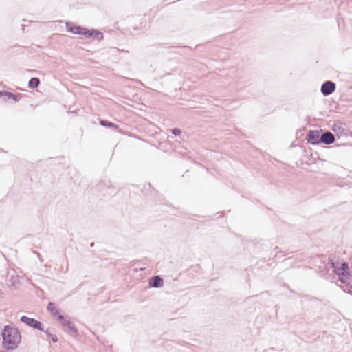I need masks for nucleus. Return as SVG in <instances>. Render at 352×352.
I'll use <instances>...</instances> for the list:
<instances>
[{
	"label": "nucleus",
	"instance_id": "f257e3e1",
	"mask_svg": "<svg viewBox=\"0 0 352 352\" xmlns=\"http://www.w3.org/2000/svg\"><path fill=\"white\" fill-rule=\"evenodd\" d=\"M3 345L6 350L12 351L18 347L21 336L19 329L11 325H6L1 332Z\"/></svg>",
	"mask_w": 352,
	"mask_h": 352
},
{
	"label": "nucleus",
	"instance_id": "f03ea898",
	"mask_svg": "<svg viewBox=\"0 0 352 352\" xmlns=\"http://www.w3.org/2000/svg\"><path fill=\"white\" fill-rule=\"evenodd\" d=\"M21 322L25 324L28 327H30L33 329L44 331V326L43 324L38 320H36L33 318H30L27 316H23L20 318Z\"/></svg>",
	"mask_w": 352,
	"mask_h": 352
},
{
	"label": "nucleus",
	"instance_id": "7ed1b4c3",
	"mask_svg": "<svg viewBox=\"0 0 352 352\" xmlns=\"http://www.w3.org/2000/svg\"><path fill=\"white\" fill-rule=\"evenodd\" d=\"M331 129L336 133L338 137L347 136L349 133V131L346 128V124L340 121L335 122Z\"/></svg>",
	"mask_w": 352,
	"mask_h": 352
},
{
	"label": "nucleus",
	"instance_id": "20e7f679",
	"mask_svg": "<svg viewBox=\"0 0 352 352\" xmlns=\"http://www.w3.org/2000/svg\"><path fill=\"white\" fill-rule=\"evenodd\" d=\"M321 133L322 129L309 131L306 135L307 142L313 145L320 144Z\"/></svg>",
	"mask_w": 352,
	"mask_h": 352
},
{
	"label": "nucleus",
	"instance_id": "39448f33",
	"mask_svg": "<svg viewBox=\"0 0 352 352\" xmlns=\"http://www.w3.org/2000/svg\"><path fill=\"white\" fill-rule=\"evenodd\" d=\"M336 85L331 80H327L321 85L320 91L324 96H327L333 93L336 90Z\"/></svg>",
	"mask_w": 352,
	"mask_h": 352
},
{
	"label": "nucleus",
	"instance_id": "423d86ee",
	"mask_svg": "<svg viewBox=\"0 0 352 352\" xmlns=\"http://www.w3.org/2000/svg\"><path fill=\"white\" fill-rule=\"evenodd\" d=\"M320 138V144L326 145L331 144L336 140L334 135L329 131L322 130Z\"/></svg>",
	"mask_w": 352,
	"mask_h": 352
},
{
	"label": "nucleus",
	"instance_id": "0eeeda50",
	"mask_svg": "<svg viewBox=\"0 0 352 352\" xmlns=\"http://www.w3.org/2000/svg\"><path fill=\"white\" fill-rule=\"evenodd\" d=\"M338 276H351L349 272V263L346 262H342L340 266H338L334 272Z\"/></svg>",
	"mask_w": 352,
	"mask_h": 352
},
{
	"label": "nucleus",
	"instance_id": "6e6552de",
	"mask_svg": "<svg viewBox=\"0 0 352 352\" xmlns=\"http://www.w3.org/2000/svg\"><path fill=\"white\" fill-rule=\"evenodd\" d=\"M164 285V280L160 276H154L149 279V286L151 287L160 288Z\"/></svg>",
	"mask_w": 352,
	"mask_h": 352
},
{
	"label": "nucleus",
	"instance_id": "1a4fd4ad",
	"mask_svg": "<svg viewBox=\"0 0 352 352\" xmlns=\"http://www.w3.org/2000/svg\"><path fill=\"white\" fill-rule=\"evenodd\" d=\"M66 28L67 32L78 35L80 34V32L82 29V27L76 25L70 22H66Z\"/></svg>",
	"mask_w": 352,
	"mask_h": 352
},
{
	"label": "nucleus",
	"instance_id": "9d476101",
	"mask_svg": "<svg viewBox=\"0 0 352 352\" xmlns=\"http://www.w3.org/2000/svg\"><path fill=\"white\" fill-rule=\"evenodd\" d=\"M47 310L52 314V316L57 319L58 316H60V314L58 309L56 307V305L53 302H50L47 306Z\"/></svg>",
	"mask_w": 352,
	"mask_h": 352
},
{
	"label": "nucleus",
	"instance_id": "9b49d317",
	"mask_svg": "<svg viewBox=\"0 0 352 352\" xmlns=\"http://www.w3.org/2000/svg\"><path fill=\"white\" fill-rule=\"evenodd\" d=\"M4 95H5V98H4L5 100L12 99V100H14L15 102H18L22 98V94H19V93L13 94L12 92L6 91V92L4 93Z\"/></svg>",
	"mask_w": 352,
	"mask_h": 352
},
{
	"label": "nucleus",
	"instance_id": "f8f14e48",
	"mask_svg": "<svg viewBox=\"0 0 352 352\" xmlns=\"http://www.w3.org/2000/svg\"><path fill=\"white\" fill-rule=\"evenodd\" d=\"M61 325L65 328L67 325V324L71 322L70 318L68 316H65L63 314H60V316H58V318L56 319Z\"/></svg>",
	"mask_w": 352,
	"mask_h": 352
},
{
	"label": "nucleus",
	"instance_id": "ddd939ff",
	"mask_svg": "<svg viewBox=\"0 0 352 352\" xmlns=\"http://www.w3.org/2000/svg\"><path fill=\"white\" fill-rule=\"evenodd\" d=\"M40 84L39 78L36 77L31 78L28 82V87L32 89H35L38 87Z\"/></svg>",
	"mask_w": 352,
	"mask_h": 352
},
{
	"label": "nucleus",
	"instance_id": "4468645a",
	"mask_svg": "<svg viewBox=\"0 0 352 352\" xmlns=\"http://www.w3.org/2000/svg\"><path fill=\"white\" fill-rule=\"evenodd\" d=\"M100 124L104 127L113 128L115 129H117L118 128V126L117 124L106 120H100Z\"/></svg>",
	"mask_w": 352,
	"mask_h": 352
},
{
	"label": "nucleus",
	"instance_id": "2eb2a0df",
	"mask_svg": "<svg viewBox=\"0 0 352 352\" xmlns=\"http://www.w3.org/2000/svg\"><path fill=\"white\" fill-rule=\"evenodd\" d=\"M65 331H68L75 335L78 334V329L76 327L75 324L71 321L69 322L66 327L64 328Z\"/></svg>",
	"mask_w": 352,
	"mask_h": 352
},
{
	"label": "nucleus",
	"instance_id": "dca6fc26",
	"mask_svg": "<svg viewBox=\"0 0 352 352\" xmlns=\"http://www.w3.org/2000/svg\"><path fill=\"white\" fill-rule=\"evenodd\" d=\"M94 29L88 30V29L82 28L80 35H83V36H86L87 38H91L93 36L92 32H94Z\"/></svg>",
	"mask_w": 352,
	"mask_h": 352
},
{
	"label": "nucleus",
	"instance_id": "f3484780",
	"mask_svg": "<svg viewBox=\"0 0 352 352\" xmlns=\"http://www.w3.org/2000/svg\"><path fill=\"white\" fill-rule=\"evenodd\" d=\"M92 33L93 36L91 37L96 38L98 41H101L104 38L102 33L98 31V30H94V32H92Z\"/></svg>",
	"mask_w": 352,
	"mask_h": 352
},
{
	"label": "nucleus",
	"instance_id": "a211bd4d",
	"mask_svg": "<svg viewBox=\"0 0 352 352\" xmlns=\"http://www.w3.org/2000/svg\"><path fill=\"white\" fill-rule=\"evenodd\" d=\"M43 332H45V333L46 334L47 337L48 338L51 339L53 342H57L58 341V339L57 336L56 335H54L52 333H50L49 331V330H45L44 329Z\"/></svg>",
	"mask_w": 352,
	"mask_h": 352
},
{
	"label": "nucleus",
	"instance_id": "6ab92c4d",
	"mask_svg": "<svg viewBox=\"0 0 352 352\" xmlns=\"http://www.w3.org/2000/svg\"><path fill=\"white\" fill-rule=\"evenodd\" d=\"M328 265L331 267V268L333 269V272L336 271L337 267L338 266V264L336 261H334V259H333L331 257H329L328 258Z\"/></svg>",
	"mask_w": 352,
	"mask_h": 352
},
{
	"label": "nucleus",
	"instance_id": "aec40b11",
	"mask_svg": "<svg viewBox=\"0 0 352 352\" xmlns=\"http://www.w3.org/2000/svg\"><path fill=\"white\" fill-rule=\"evenodd\" d=\"M339 276V280L341 281L342 283H348L349 280H350V276Z\"/></svg>",
	"mask_w": 352,
	"mask_h": 352
},
{
	"label": "nucleus",
	"instance_id": "412c9836",
	"mask_svg": "<svg viewBox=\"0 0 352 352\" xmlns=\"http://www.w3.org/2000/svg\"><path fill=\"white\" fill-rule=\"evenodd\" d=\"M171 133L173 135L177 136L182 133V131L178 128H173L171 129Z\"/></svg>",
	"mask_w": 352,
	"mask_h": 352
},
{
	"label": "nucleus",
	"instance_id": "4be33fe9",
	"mask_svg": "<svg viewBox=\"0 0 352 352\" xmlns=\"http://www.w3.org/2000/svg\"><path fill=\"white\" fill-rule=\"evenodd\" d=\"M346 288H343V290L345 292H347V293H349V294H351V292L350 290V289H352V286L349 285V284L346 285Z\"/></svg>",
	"mask_w": 352,
	"mask_h": 352
},
{
	"label": "nucleus",
	"instance_id": "5701e85b",
	"mask_svg": "<svg viewBox=\"0 0 352 352\" xmlns=\"http://www.w3.org/2000/svg\"><path fill=\"white\" fill-rule=\"evenodd\" d=\"M5 92H6V91H0V98H4L5 97V95H4Z\"/></svg>",
	"mask_w": 352,
	"mask_h": 352
},
{
	"label": "nucleus",
	"instance_id": "b1692460",
	"mask_svg": "<svg viewBox=\"0 0 352 352\" xmlns=\"http://www.w3.org/2000/svg\"><path fill=\"white\" fill-rule=\"evenodd\" d=\"M103 185H105L104 183H101L98 185V188H102ZM107 187H109V184H106Z\"/></svg>",
	"mask_w": 352,
	"mask_h": 352
},
{
	"label": "nucleus",
	"instance_id": "393cba45",
	"mask_svg": "<svg viewBox=\"0 0 352 352\" xmlns=\"http://www.w3.org/2000/svg\"><path fill=\"white\" fill-rule=\"evenodd\" d=\"M140 270H142V271H143V270H145V267H141V268H140Z\"/></svg>",
	"mask_w": 352,
	"mask_h": 352
}]
</instances>
